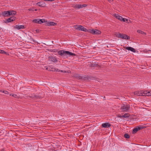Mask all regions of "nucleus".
<instances>
[{"mask_svg":"<svg viewBox=\"0 0 151 151\" xmlns=\"http://www.w3.org/2000/svg\"><path fill=\"white\" fill-rule=\"evenodd\" d=\"M58 54L61 55L63 59H65L72 55L76 56V54L70 51L61 50L59 51Z\"/></svg>","mask_w":151,"mask_h":151,"instance_id":"1","label":"nucleus"},{"mask_svg":"<svg viewBox=\"0 0 151 151\" xmlns=\"http://www.w3.org/2000/svg\"><path fill=\"white\" fill-rule=\"evenodd\" d=\"M29 98L34 100H36L41 99L42 98V93H40L38 94H31L29 96Z\"/></svg>","mask_w":151,"mask_h":151,"instance_id":"2","label":"nucleus"},{"mask_svg":"<svg viewBox=\"0 0 151 151\" xmlns=\"http://www.w3.org/2000/svg\"><path fill=\"white\" fill-rule=\"evenodd\" d=\"M115 35L118 38H121L123 39L129 40L130 39V37L127 35L123 34H121L119 32L115 34Z\"/></svg>","mask_w":151,"mask_h":151,"instance_id":"3","label":"nucleus"},{"mask_svg":"<svg viewBox=\"0 0 151 151\" xmlns=\"http://www.w3.org/2000/svg\"><path fill=\"white\" fill-rule=\"evenodd\" d=\"M130 108V105L127 104H122L121 106V109L123 112L127 111Z\"/></svg>","mask_w":151,"mask_h":151,"instance_id":"4","label":"nucleus"},{"mask_svg":"<svg viewBox=\"0 0 151 151\" xmlns=\"http://www.w3.org/2000/svg\"><path fill=\"white\" fill-rule=\"evenodd\" d=\"M88 32L91 33L95 35H98L99 34L101 33V32L100 30H97L96 29H89Z\"/></svg>","mask_w":151,"mask_h":151,"instance_id":"5","label":"nucleus"},{"mask_svg":"<svg viewBox=\"0 0 151 151\" xmlns=\"http://www.w3.org/2000/svg\"><path fill=\"white\" fill-rule=\"evenodd\" d=\"M77 78L79 79H82L84 80H87L88 79V76H86L77 75L76 76Z\"/></svg>","mask_w":151,"mask_h":151,"instance_id":"6","label":"nucleus"},{"mask_svg":"<svg viewBox=\"0 0 151 151\" xmlns=\"http://www.w3.org/2000/svg\"><path fill=\"white\" fill-rule=\"evenodd\" d=\"M114 16L116 18L120 21H123L124 22H126V21H127L128 20L127 19L124 18L118 14H115Z\"/></svg>","mask_w":151,"mask_h":151,"instance_id":"7","label":"nucleus"},{"mask_svg":"<svg viewBox=\"0 0 151 151\" xmlns=\"http://www.w3.org/2000/svg\"><path fill=\"white\" fill-rule=\"evenodd\" d=\"M87 6L86 4H83L82 5L81 4H75L73 6V7L75 9H79L80 8H83V7H86Z\"/></svg>","mask_w":151,"mask_h":151,"instance_id":"8","label":"nucleus"},{"mask_svg":"<svg viewBox=\"0 0 151 151\" xmlns=\"http://www.w3.org/2000/svg\"><path fill=\"white\" fill-rule=\"evenodd\" d=\"M134 94L138 96H144L145 95L144 91H143L135 92H134Z\"/></svg>","mask_w":151,"mask_h":151,"instance_id":"9","label":"nucleus"},{"mask_svg":"<svg viewBox=\"0 0 151 151\" xmlns=\"http://www.w3.org/2000/svg\"><path fill=\"white\" fill-rule=\"evenodd\" d=\"M78 27L79 28L78 30L86 32H88V30L87 29L81 25H79V27Z\"/></svg>","mask_w":151,"mask_h":151,"instance_id":"10","label":"nucleus"},{"mask_svg":"<svg viewBox=\"0 0 151 151\" xmlns=\"http://www.w3.org/2000/svg\"><path fill=\"white\" fill-rule=\"evenodd\" d=\"M10 12L9 11H4L2 12L1 14L4 17H7L9 16Z\"/></svg>","mask_w":151,"mask_h":151,"instance_id":"11","label":"nucleus"},{"mask_svg":"<svg viewBox=\"0 0 151 151\" xmlns=\"http://www.w3.org/2000/svg\"><path fill=\"white\" fill-rule=\"evenodd\" d=\"M36 4L39 6L43 7L45 6L46 4L43 1H41L37 3Z\"/></svg>","mask_w":151,"mask_h":151,"instance_id":"12","label":"nucleus"},{"mask_svg":"<svg viewBox=\"0 0 151 151\" xmlns=\"http://www.w3.org/2000/svg\"><path fill=\"white\" fill-rule=\"evenodd\" d=\"M46 25L47 26H55L57 25V23L54 22H46Z\"/></svg>","mask_w":151,"mask_h":151,"instance_id":"13","label":"nucleus"},{"mask_svg":"<svg viewBox=\"0 0 151 151\" xmlns=\"http://www.w3.org/2000/svg\"><path fill=\"white\" fill-rule=\"evenodd\" d=\"M14 29H24L25 27H24V25H16L14 27Z\"/></svg>","mask_w":151,"mask_h":151,"instance_id":"14","label":"nucleus"},{"mask_svg":"<svg viewBox=\"0 0 151 151\" xmlns=\"http://www.w3.org/2000/svg\"><path fill=\"white\" fill-rule=\"evenodd\" d=\"M15 17H11L10 18H8L6 21V22H12L15 20Z\"/></svg>","mask_w":151,"mask_h":151,"instance_id":"15","label":"nucleus"},{"mask_svg":"<svg viewBox=\"0 0 151 151\" xmlns=\"http://www.w3.org/2000/svg\"><path fill=\"white\" fill-rule=\"evenodd\" d=\"M48 58L49 60H50L53 62H55L57 61V60L55 57L50 56Z\"/></svg>","mask_w":151,"mask_h":151,"instance_id":"16","label":"nucleus"},{"mask_svg":"<svg viewBox=\"0 0 151 151\" xmlns=\"http://www.w3.org/2000/svg\"><path fill=\"white\" fill-rule=\"evenodd\" d=\"M111 124L109 123H104L102 124L101 126L104 128H108L111 126Z\"/></svg>","mask_w":151,"mask_h":151,"instance_id":"17","label":"nucleus"},{"mask_svg":"<svg viewBox=\"0 0 151 151\" xmlns=\"http://www.w3.org/2000/svg\"><path fill=\"white\" fill-rule=\"evenodd\" d=\"M124 48L128 50H130L132 52H135V50L134 48L131 47H125Z\"/></svg>","mask_w":151,"mask_h":151,"instance_id":"18","label":"nucleus"},{"mask_svg":"<svg viewBox=\"0 0 151 151\" xmlns=\"http://www.w3.org/2000/svg\"><path fill=\"white\" fill-rule=\"evenodd\" d=\"M47 69L49 70L52 71H58V69H56L52 68H51L50 67L47 68Z\"/></svg>","mask_w":151,"mask_h":151,"instance_id":"19","label":"nucleus"},{"mask_svg":"<svg viewBox=\"0 0 151 151\" xmlns=\"http://www.w3.org/2000/svg\"><path fill=\"white\" fill-rule=\"evenodd\" d=\"M10 12L9 16L11 15H15L16 14V12L14 10H9Z\"/></svg>","mask_w":151,"mask_h":151,"instance_id":"20","label":"nucleus"},{"mask_svg":"<svg viewBox=\"0 0 151 151\" xmlns=\"http://www.w3.org/2000/svg\"><path fill=\"white\" fill-rule=\"evenodd\" d=\"M144 94H145V96H151V91H149L147 92V91H144Z\"/></svg>","mask_w":151,"mask_h":151,"instance_id":"21","label":"nucleus"},{"mask_svg":"<svg viewBox=\"0 0 151 151\" xmlns=\"http://www.w3.org/2000/svg\"><path fill=\"white\" fill-rule=\"evenodd\" d=\"M137 32L139 33L142 34L144 35H146V33L143 32V31L141 30H138L137 31Z\"/></svg>","mask_w":151,"mask_h":151,"instance_id":"22","label":"nucleus"},{"mask_svg":"<svg viewBox=\"0 0 151 151\" xmlns=\"http://www.w3.org/2000/svg\"><path fill=\"white\" fill-rule=\"evenodd\" d=\"M138 130L143 129L145 128V127L141 126V125H139L137 127Z\"/></svg>","mask_w":151,"mask_h":151,"instance_id":"23","label":"nucleus"},{"mask_svg":"<svg viewBox=\"0 0 151 151\" xmlns=\"http://www.w3.org/2000/svg\"><path fill=\"white\" fill-rule=\"evenodd\" d=\"M40 19H37L33 20L32 22L35 23L39 24Z\"/></svg>","mask_w":151,"mask_h":151,"instance_id":"24","label":"nucleus"},{"mask_svg":"<svg viewBox=\"0 0 151 151\" xmlns=\"http://www.w3.org/2000/svg\"><path fill=\"white\" fill-rule=\"evenodd\" d=\"M138 131V130L137 128V127L136 128H134L133 130L132 131V134H135Z\"/></svg>","mask_w":151,"mask_h":151,"instance_id":"25","label":"nucleus"},{"mask_svg":"<svg viewBox=\"0 0 151 151\" xmlns=\"http://www.w3.org/2000/svg\"><path fill=\"white\" fill-rule=\"evenodd\" d=\"M45 19H40L39 24H41L43 23L46 22Z\"/></svg>","mask_w":151,"mask_h":151,"instance_id":"26","label":"nucleus"},{"mask_svg":"<svg viewBox=\"0 0 151 151\" xmlns=\"http://www.w3.org/2000/svg\"><path fill=\"white\" fill-rule=\"evenodd\" d=\"M91 67H97L99 66V65L98 64H95V63H92L91 64Z\"/></svg>","mask_w":151,"mask_h":151,"instance_id":"27","label":"nucleus"},{"mask_svg":"<svg viewBox=\"0 0 151 151\" xmlns=\"http://www.w3.org/2000/svg\"><path fill=\"white\" fill-rule=\"evenodd\" d=\"M122 118H127L129 116L128 115V114L126 113L124 115H122Z\"/></svg>","mask_w":151,"mask_h":151,"instance_id":"28","label":"nucleus"},{"mask_svg":"<svg viewBox=\"0 0 151 151\" xmlns=\"http://www.w3.org/2000/svg\"><path fill=\"white\" fill-rule=\"evenodd\" d=\"M124 137L125 138L128 139L129 138V135L128 134H125L124 135Z\"/></svg>","mask_w":151,"mask_h":151,"instance_id":"29","label":"nucleus"},{"mask_svg":"<svg viewBox=\"0 0 151 151\" xmlns=\"http://www.w3.org/2000/svg\"><path fill=\"white\" fill-rule=\"evenodd\" d=\"M79 27V25H76L74 26V28L76 30H79L78 27Z\"/></svg>","mask_w":151,"mask_h":151,"instance_id":"30","label":"nucleus"},{"mask_svg":"<svg viewBox=\"0 0 151 151\" xmlns=\"http://www.w3.org/2000/svg\"><path fill=\"white\" fill-rule=\"evenodd\" d=\"M10 95L11 96L14 97V98H17V96L16 94L14 93H11L10 94Z\"/></svg>","mask_w":151,"mask_h":151,"instance_id":"31","label":"nucleus"},{"mask_svg":"<svg viewBox=\"0 0 151 151\" xmlns=\"http://www.w3.org/2000/svg\"><path fill=\"white\" fill-rule=\"evenodd\" d=\"M0 53L2 54H6V52L4 51V50L0 49Z\"/></svg>","mask_w":151,"mask_h":151,"instance_id":"32","label":"nucleus"},{"mask_svg":"<svg viewBox=\"0 0 151 151\" xmlns=\"http://www.w3.org/2000/svg\"><path fill=\"white\" fill-rule=\"evenodd\" d=\"M3 92H4L3 93H4L5 94H8L9 93V92L6 91L4 90V91H3Z\"/></svg>","mask_w":151,"mask_h":151,"instance_id":"33","label":"nucleus"},{"mask_svg":"<svg viewBox=\"0 0 151 151\" xmlns=\"http://www.w3.org/2000/svg\"><path fill=\"white\" fill-rule=\"evenodd\" d=\"M58 71L59 72H64V73L65 72V71H63V70H58Z\"/></svg>","mask_w":151,"mask_h":151,"instance_id":"34","label":"nucleus"},{"mask_svg":"<svg viewBox=\"0 0 151 151\" xmlns=\"http://www.w3.org/2000/svg\"><path fill=\"white\" fill-rule=\"evenodd\" d=\"M29 11H34V9H29Z\"/></svg>","mask_w":151,"mask_h":151,"instance_id":"35","label":"nucleus"},{"mask_svg":"<svg viewBox=\"0 0 151 151\" xmlns=\"http://www.w3.org/2000/svg\"><path fill=\"white\" fill-rule=\"evenodd\" d=\"M4 91L3 90H0V92L4 93Z\"/></svg>","mask_w":151,"mask_h":151,"instance_id":"36","label":"nucleus"},{"mask_svg":"<svg viewBox=\"0 0 151 151\" xmlns=\"http://www.w3.org/2000/svg\"><path fill=\"white\" fill-rule=\"evenodd\" d=\"M32 40L34 42H36L35 40H34L33 39H32Z\"/></svg>","mask_w":151,"mask_h":151,"instance_id":"37","label":"nucleus"},{"mask_svg":"<svg viewBox=\"0 0 151 151\" xmlns=\"http://www.w3.org/2000/svg\"><path fill=\"white\" fill-rule=\"evenodd\" d=\"M122 115L119 116V117L120 118H122V117L121 116Z\"/></svg>","mask_w":151,"mask_h":151,"instance_id":"38","label":"nucleus"},{"mask_svg":"<svg viewBox=\"0 0 151 151\" xmlns=\"http://www.w3.org/2000/svg\"><path fill=\"white\" fill-rule=\"evenodd\" d=\"M37 9H34V11H37Z\"/></svg>","mask_w":151,"mask_h":151,"instance_id":"39","label":"nucleus"},{"mask_svg":"<svg viewBox=\"0 0 151 151\" xmlns=\"http://www.w3.org/2000/svg\"><path fill=\"white\" fill-rule=\"evenodd\" d=\"M109 1H113V0H108Z\"/></svg>","mask_w":151,"mask_h":151,"instance_id":"40","label":"nucleus"},{"mask_svg":"<svg viewBox=\"0 0 151 151\" xmlns=\"http://www.w3.org/2000/svg\"><path fill=\"white\" fill-rule=\"evenodd\" d=\"M149 51H151V50H148Z\"/></svg>","mask_w":151,"mask_h":151,"instance_id":"41","label":"nucleus"},{"mask_svg":"<svg viewBox=\"0 0 151 151\" xmlns=\"http://www.w3.org/2000/svg\"><path fill=\"white\" fill-rule=\"evenodd\" d=\"M1 151H3V150H1Z\"/></svg>","mask_w":151,"mask_h":151,"instance_id":"42","label":"nucleus"},{"mask_svg":"<svg viewBox=\"0 0 151 151\" xmlns=\"http://www.w3.org/2000/svg\"><path fill=\"white\" fill-rule=\"evenodd\" d=\"M150 57L151 58V57Z\"/></svg>","mask_w":151,"mask_h":151,"instance_id":"43","label":"nucleus"}]
</instances>
